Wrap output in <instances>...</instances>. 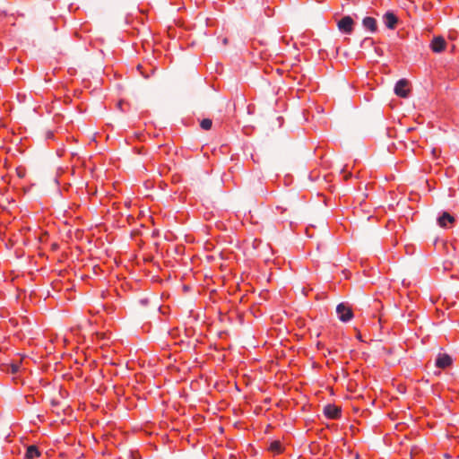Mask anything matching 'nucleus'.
Here are the masks:
<instances>
[{
	"instance_id": "nucleus-1",
	"label": "nucleus",
	"mask_w": 459,
	"mask_h": 459,
	"mask_svg": "<svg viewBox=\"0 0 459 459\" xmlns=\"http://www.w3.org/2000/svg\"><path fill=\"white\" fill-rule=\"evenodd\" d=\"M336 314L342 322H349L353 317L351 307L346 303H340L336 307Z\"/></svg>"
},
{
	"instance_id": "nucleus-2",
	"label": "nucleus",
	"mask_w": 459,
	"mask_h": 459,
	"mask_svg": "<svg viewBox=\"0 0 459 459\" xmlns=\"http://www.w3.org/2000/svg\"><path fill=\"white\" fill-rule=\"evenodd\" d=\"M447 43L443 36H434L429 44L430 49L436 54L444 52Z\"/></svg>"
},
{
	"instance_id": "nucleus-3",
	"label": "nucleus",
	"mask_w": 459,
	"mask_h": 459,
	"mask_svg": "<svg viewBox=\"0 0 459 459\" xmlns=\"http://www.w3.org/2000/svg\"><path fill=\"white\" fill-rule=\"evenodd\" d=\"M338 29L345 34H351L353 31L354 22L349 15L342 17L337 23Z\"/></svg>"
},
{
	"instance_id": "nucleus-4",
	"label": "nucleus",
	"mask_w": 459,
	"mask_h": 459,
	"mask_svg": "<svg viewBox=\"0 0 459 459\" xmlns=\"http://www.w3.org/2000/svg\"><path fill=\"white\" fill-rule=\"evenodd\" d=\"M409 92V82L406 79H400L395 83L394 93L401 98H406L408 97Z\"/></svg>"
},
{
	"instance_id": "nucleus-5",
	"label": "nucleus",
	"mask_w": 459,
	"mask_h": 459,
	"mask_svg": "<svg viewBox=\"0 0 459 459\" xmlns=\"http://www.w3.org/2000/svg\"><path fill=\"white\" fill-rule=\"evenodd\" d=\"M455 221V217L447 212H443L437 218V223L441 228H450Z\"/></svg>"
},
{
	"instance_id": "nucleus-6",
	"label": "nucleus",
	"mask_w": 459,
	"mask_h": 459,
	"mask_svg": "<svg viewBox=\"0 0 459 459\" xmlns=\"http://www.w3.org/2000/svg\"><path fill=\"white\" fill-rule=\"evenodd\" d=\"M325 415L328 419L336 420L341 417L342 411L341 408L334 404H328L324 409Z\"/></svg>"
},
{
	"instance_id": "nucleus-7",
	"label": "nucleus",
	"mask_w": 459,
	"mask_h": 459,
	"mask_svg": "<svg viewBox=\"0 0 459 459\" xmlns=\"http://www.w3.org/2000/svg\"><path fill=\"white\" fill-rule=\"evenodd\" d=\"M383 22L386 28L394 30L398 23V18L393 12H386L383 16Z\"/></svg>"
},
{
	"instance_id": "nucleus-8",
	"label": "nucleus",
	"mask_w": 459,
	"mask_h": 459,
	"mask_svg": "<svg viewBox=\"0 0 459 459\" xmlns=\"http://www.w3.org/2000/svg\"><path fill=\"white\" fill-rule=\"evenodd\" d=\"M452 362V358L446 353H439L436 359V366L442 369L448 368Z\"/></svg>"
},
{
	"instance_id": "nucleus-9",
	"label": "nucleus",
	"mask_w": 459,
	"mask_h": 459,
	"mask_svg": "<svg viewBox=\"0 0 459 459\" xmlns=\"http://www.w3.org/2000/svg\"><path fill=\"white\" fill-rule=\"evenodd\" d=\"M362 24L365 29L371 32H375L377 29V21L375 18L367 16L362 20Z\"/></svg>"
},
{
	"instance_id": "nucleus-10",
	"label": "nucleus",
	"mask_w": 459,
	"mask_h": 459,
	"mask_svg": "<svg viewBox=\"0 0 459 459\" xmlns=\"http://www.w3.org/2000/svg\"><path fill=\"white\" fill-rule=\"evenodd\" d=\"M40 455L39 448L36 446L31 445L27 447L24 459H35L39 457Z\"/></svg>"
},
{
	"instance_id": "nucleus-11",
	"label": "nucleus",
	"mask_w": 459,
	"mask_h": 459,
	"mask_svg": "<svg viewBox=\"0 0 459 459\" xmlns=\"http://www.w3.org/2000/svg\"><path fill=\"white\" fill-rule=\"evenodd\" d=\"M269 449L273 453L279 455L282 452V446L280 441H273L271 443Z\"/></svg>"
},
{
	"instance_id": "nucleus-12",
	"label": "nucleus",
	"mask_w": 459,
	"mask_h": 459,
	"mask_svg": "<svg viewBox=\"0 0 459 459\" xmlns=\"http://www.w3.org/2000/svg\"><path fill=\"white\" fill-rule=\"evenodd\" d=\"M212 121L210 118H204L200 123V126L204 130H210L212 128Z\"/></svg>"
},
{
	"instance_id": "nucleus-13",
	"label": "nucleus",
	"mask_w": 459,
	"mask_h": 459,
	"mask_svg": "<svg viewBox=\"0 0 459 459\" xmlns=\"http://www.w3.org/2000/svg\"><path fill=\"white\" fill-rule=\"evenodd\" d=\"M16 175L20 178H23L26 176L27 170L24 167L19 166L15 169Z\"/></svg>"
},
{
	"instance_id": "nucleus-14",
	"label": "nucleus",
	"mask_w": 459,
	"mask_h": 459,
	"mask_svg": "<svg viewBox=\"0 0 459 459\" xmlns=\"http://www.w3.org/2000/svg\"><path fill=\"white\" fill-rule=\"evenodd\" d=\"M142 65H137V70L141 73V74L144 77V78H148L149 75L148 74H144L143 72L142 71Z\"/></svg>"
},
{
	"instance_id": "nucleus-15",
	"label": "nucleus",
	"mask_w": 459,
	"mask_h": 459,
	"mask_svg": "<svg viewBox=\"0 0 459 459\" xmlns=\"http://www.w3.org/2000/svg\"><path fill=\"white\" fill-rule=\"evenodd\" d=\"M46 135H47L48 139H51L54 136V134H53V132L48 131V132H47Z\"/></svg>"
},
{
	"instance_id": "nucleus-16",
	"label": "nucleus",
	"mask_w": 459,
	"mask_h": 459,
	"mask_svg": "<svg viewBox=\"0 0 459 459\" xmlns=\"http://www.w3.org/2000/svg\"><path fill=\"white\" fill-rule=\"evenodd\" d=\"M18 370V366H13L12 372L15 373Z\"/></svg>"
},
{
	"instance_id": "nucleus-17",
	"label": "nucleus",
	"mask_w": 459,
	"mask_h": 459,
	"mask_svg": "<svg viewBox=\"0 0 459 459\" xmlns=\"http://www.w3.org/2000/svg\"><path fill=\"white\" fill-rule=\"evenodd\" d=\"M432 152H433V155H436L437 151L434 149Z\"/></svg>"
}]
</instances>
